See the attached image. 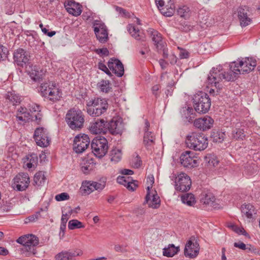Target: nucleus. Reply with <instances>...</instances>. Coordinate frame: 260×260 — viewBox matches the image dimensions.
Wrapping results in <instances>:
<instances>
[{"label": "nucleus", "instance_id": "obj_1", "mask_svg": "<svg viewBox=\"0 0 260 260\" xmlns=\"http://www.w3.org/2000/svg\"><path fill=\"white\" fill-rule=\"evenodd\" d=\"M237 62L233 61L229 65V70L226 72L222 71V67L219 66L216 68H213L208 75L207 81L208 85L211 87L215 86L217 89V91L220 89L219 83L223 79L227 81H234L237 78L239 75L241 74L240 69L237 66Z\"/></svg>", "mask_w": 260, "mask_h": 260}, {"label": "nucleus", "instance_id": "obj_2", "mask_svg": "<svg viewBox=\"0 0 260 260\" xmlns=\"http://www.w3.org/2000/svg\"><path fill=\"white\" fill-rule=\"evenodd\" d=\"M185 144L189 149L195 151H202L207 147L208 140L203 133L192 132L186 136Z\"/></svg>", "mask_w": 260, "mask_h": 260}, {"label": "nucleus", "instance_id": "obj_3", "mask_svg": "<svg viewBox=\"0 0 260 260\" xmlns=\"http://www.w3.org/2000/svg\"><path fill=\"white\" fill-rule=\"evenodd\" d=\"M16 242L21 245V253L24 256L29 257L36 253L35 246L39 244V239L36 236L30 234L20 237Z\"/></svg>", "mask_w": 260, "mask_h": 260}, {"label": "nucleus", "instance_id": "obj_4", "mask_svg": "<svg viewBox=\"0 0 260 260\" xmlns=\"http://www.w3.org/2000/svg\"><path fill=\"white\" fill-rule=\"evenodd\" d=\"M86 105L87 113L92 117H99L105 114L108 108L107 101L99 98L89 100Z\"/></svg>", "mask_w": 260, "mask_h": 260}, {"label": "nucleus", "instance_id": "obj_5", "mask_svg": "<svg viewBox=\"0 0 260 260\" xmlns=\"http://www.w3.org/2000/svg\"><path fill=\"white\" fill-rule=\"evenodd\" d=\"M66 121L72 129L78 130L83 126L84 116L79 109L75 108L69 110L66 115Z\"/></svg>", "mask_w": 260, "mask_h": 260}, {"label": "nucleus", "instance_id": "obj_6", "mask_svg": "<svg viewBox=\"0 0 260 260\" xmlns=\"http://www.w3.org/2000/svg\"><path fill=\"white\" fill-rule=\"evenodd\" d=\"M194 110L200 114L207 113L211 107V100L208 95L203 92L195 94L193 98Z\"/></svg>", "mask_w": 260, "mask_h": 260}, {"label": "nucleus", "instance_id": "obj_7", "mask_svg": "<svg viewBox=\"0 0 260 260\" xmlns=\"http://www.w3.org/2000/svg\"><path fill=\"white\" fill-rule=\"evenodd\" d=\"M41 95L51 101H56L60 99L61 94L56 83L48 82L42 83L40 86Z\"/></svg>", "mask_w": 260, "mask_h": 260}, {"label": "nucleus", "instance_id": "obj_8", "mask_svg": "<svg viewBox=\"0 0 260 260\" xmlns=\"http://www.w3.org/2000/svg\"><path fill=\"white\" fill-rule=\"evenodd\" d=\"M92 152L98 158L104 157L108 149L107 140L103 137H96L91 143Z\"/></svg>", "mask_w": 260, "mask_h": 260}, {"label": "nucleus", "instance_id": "obj_9", "mask_svg": "<svg viewBox=\"0 0 260 260\" xmlns=\"http://www.w3.org/2000/svg\"><path fill=\"white\" fill-rule=\"evenodd\" d=\"M171 180L175 178V187L177 191L185 192L188 191L191 185V181L190 177L184 173H181L177 176L173 174L170 176Z\"/></svg>", "mask_w": 260, "mask_h": 260}, {"label": "nucleus", "instance_id": "obj_10", "mask_svg": "<svg viewBox=\"0 0 260 260\" xmlns=\"http://www.w3.org/2000/svg\"><path fill=\"white\" fill-rule=\"evenodd\" d=\"M33 138L37 145L43 148L48 146L51 141L47 129L43 127L35 129Z\"/></svg>", "mask_w": 260, "mask_h": 260}, {"label": "nucleus", "instance_id": "obj_11", "mask_svg": "<svg viewBox=\"0 0 260 260\" xmlns=\"http://www.w3.org/2000/svg\"><path fill=\"white\" fill-rule=\"evenodd\" d=\"M237 13L240 24L242 27H246L252 23V19L249 7L240 6L237 9Z\"/></svg>", "mask_w": 260, "mask_h": 260}, {"label": "nucleus", "instance_id": "obj_12", "mask_svg": "<svg viewBox=\"0 0 260 260\" xmlns=\"http://www.w3.org/2000/svg\"><path fill=\"white\" fill-rule=\"evenodd\" d=\"M93 27L97 39L102 43H106L108 39V29L105 24L100 20H95L93 22Z\"/></svg>", "mask_w": 260, "mask_h": 260}, {"label": "nucleus", "instance_id": "obj_13", "mask_svg": "<svg viewBox=\"0 0 260 260\" xmlns=\"http://www.w3.org/2000/svg\"><path fill=\"white\" fill-rule=\"evenodd\" d=\"M90 140L87 135H78L74 140L73 150L77 153L84 152L89 146Z\"/></svg>", "mask_w": 260, "mask_h": 260}, {"label": "nucleus", "instance_id": "obj_14", "mask_svg": "<svg viewBox=\"0 0 260 260\" xmlns=\"http://www.w3.org/2000/svg\"><path fill=\"white\" fill-rule=\"evenodd\" d=\"M181 164L185 168H191L198 165V160L194 157L193 153L190 151H186L182 153L180 156Z\"/></svg>", "mask_w": 260, "mask_h": 260}, {"label": "nucleus", "instance_id": "obj_15", "mask_svg": "<svg viewBox=\"0 0 260 260\" xmlns=\"http://www.w3.org/2000/svg\"><path fill=\"white\" fill-rule=\"evenodd\" d=\"M13 60L18 66L23 67L29 63V55L24 49L18 48L13 53Z\"/></svg>", "mask_w": 260, "mask_h": 260}, {"label": "nucleus", "instance_id": "obj_16", "mask_svg": "<svg viewBox=\"0 0 260 260\" xmlns=\"http://www.w3.org/2000/svg\"><path fill=\"white\" fill-rule=\"evenodd\" d=\"M15 188L18 191L25 190L28 186L29 177L28 174L21 173L17 175L14 178Z\"/></svg>", "mask_w": 260, "mask_h": 260}, {"label": "nucleus", "instance_id": "obj_17", "mask_svg": "<svg viewBox=\"0 0 260 260\" xmlns=\"http://www.w3.org/2000/svg\"><path fill=\"white\" fill-rule=\"evenodd\" d=\"M192 241L191 239L189 240L186 245L184 248V255L186 257L189 258H194L199 254L200 247L199 244L195 240L194 238Z\"/></svg>", "mask_w": 260, "mask_h": 260}, {"label": "nucleus", "instance_id": "obj_18", "mask_svg": "<svg viewBox=\"0 0 260 260\" xmlns=\"http://www.w3.org/2000/svg\"><path fill=\"white\" fill-rule=\"evenodd\" d=\"M214 120L209 116L196 119L194 121V126L202 131H206L210 129L213 125Z\"/></svg>", "mask_w": 260, "mask_h": 260}, {"label": "nucleus", "instance_id": "obj_19", "mask_svg": "<svg viewBox=\"0 0 260 260\" xmlns=\"http://www.w3.org/2000/svg\"><path fill=\"white\" fill-rule=\"evenodd\" d=\"M256 65L255 59L252 58H245L237 62V66L240 69L241 74L248 73L252 71Z\"/></svg>", "mask_w": 260, "mask_h": 260}, {"label": "nucleus", "instance_id": "obj_20", "mask_svg": "<svg viewBox=\"0 0 260 260\" xmlns=\"http://www.w3.org/2000/svg\"><path fill=\"white\" fill-rule=\"evenodd\" d=\"M82 254L83 251L80 249L63 250L57 253L55 258L56 260H76V256H81Z\"/></svg>", "mask_w": 260, "mask_h": 260}, {"label": "nucleus", "instance_id": "obj_21", "mask_svg": "<svg viewBox=\"0 0 260 260\" xmlns=\"http://www.w3.org/2000/svg\"><path fill=\"white\" fill-rule=\"evenodd\" d=\"M108 67L117 76L121 77L124 74V67L118 59L111 58L108 62Z\"/></svg>", "mask_w": 260, "mask_h": 260}, {"label": "nucleus", "instance_id": "obj_22", "mask_svg": "<svg viewBox=\"0 0 260 260\" xmlns=\"http://www.w3.org/2000/svg\"><path fill=\"white\" fill-rule=\"evenodd\" d=\"M150 187L148 186L147 188V194L145 197V200L144 204H147L149 207L153 209H157L159 208L160 204V200L159 197L157 193L155 192L152 196L150 195Z\"/></svg>", "mask_w": 260, "mask_h": 260}, {"label": "nucleus", "instance_id": "obj_23", "mask_svg": "<svg viewBox=\"0 0 260 260\" xmlns=\"http://www.w3.org/2000/svg\"><path fill=\"white\" fill-rule=\"evenodd\" d=\"M123 127L121 120L116 117L113 118L108 124L107 123V131L113 135L120 134Z\"/></svg>", "mask_w": 260, "mask_h": 260}, {"label": "nucleus", "instance_id": "obj_24", "mask_svg": "<svg viewBox=\"0 0 260 260\" xmlns=\"http://www.w3.org/2000/svg\"><path fill=\"white\" fill-rule=\"evenodd\" d=\"M107 123L104 119H98L91 124L90 131L94 134H106L107 132Z\"/></svg>", "mask_w": 260, "mask_h": 260}, {"label": "nucleus", "instance_id": "obj_25", "mask_svg": "<svg viewBox=\"0 0 260 260\" xmlns=\"http://www.w3.org/2000/svg\"><path fill=\"white\" fill-rule=\"evenodd\" d=\"M67 12L75 16H79L82 13V6L73 0H68L64 3Z\"/></svg>", "mask_w": 260, "mask_h": 260}, {"label": "nucleus", "instance_id": "obj_26", "mask_svg": "<svg viewBox=\"0 0 260 260\" xmlns=\"http://www.w3.org/2000/svg\"><path fill=\"white\" fill-rule=\"evenodd\" d=\"M200 202L202 204L210 206L214 209H218L221 208L220 204L216 202L214 196L211 192L203 193L201 197Z\"/></svg>", "mask_w": 260, "mask_h": 260}, {"label": "nucleus", "instance_id": "obj_27", "mask_svg": "<svg viewBox=\"0 0 260 260\" xmlns=\"http://www.w3.org/2000/svg\"><path fill=\"white\" fill-rule=\"evenodd\" d=\"M148 32L156 49H162L164 45H166V43L162 40L161 34L156 30L152 28H150Z\"/></svg>", "mask_w": 260, "mask_h": 260}, {"label": "nucleus", "instance_id": "obj_28", "mask_svg": "<svg viewBox=\"0 0 260 260\" xmlns=\"http://www.w3.org/2000/svg\"><path fill=\"white\" fill-rule=\"evenodd\" d=\"M16 119L18 121L23 122L28 121L29 120L34 121L33 115H30V112L25 107H20L16 112Z\"/></svg>", "mask_w": 260, "mask_h": 260}, {"label": "nucleus", "instance_id": "obj_29", "mask_svg": "<svg viewBox=\"0 0 260 260\" xmlns=\"http://www.w3.org/2000/svg\"><path fill=\"white\" fill-rule=\"evenodd\" d=\"M28 107L30 115H33L34 117V121H35L37 124H40L42 118L40 106L35 103H32L29 104Z\"/></svg>", "mask_w": 260, "mask_h": 260}, {"label": "nucleus", "instance_id": "obj_30", "mask_svg": "<svg viewBox=\"0 0 260 260\" xmlns=\"http://www.w3.org/2000/svg\"><path fill=\"white\" fill-rule=\"evenodd\" d=\"M127 29L131 36L136 40L142 42L145 41L146 37L145 35L141 32L136 26L132 24H129L127 26Z\"/></svg>", "mask_w": 260, "mask_h": 260}, {"label": "nucleus", "instance_id": "obj_31", "mask_svg": "<svg viewBox=\"0 0 260 260\" xmlns=\"http://www.w3.org/2000/svg\"><path fill=\"white\" fill-rule=\"evenodd\" d=\"M38 162V156L35 153L28 154L23 159L24 166L28 169H35Z\"/></svg>", "mask_w": 260, "mask_h": 260}, {"label": "nucleus", "instance_id": "obj_32", "mask_svg": "<svg viewBox=\"0 0 260 260\" xmlns=\"http://www.w3.org/2000/svg\"><path fill=\"white\" fill-rule=\"evenodd\" d=\"M170 76L167 72H164L161 74L160 76L161 81H168V84L167 86V89L165 91L166 96H171L173 92V86L175 85V82L173 79L169 80Z\"/></svg>", "mask_w": 260, "mask_h": 260}, {"label": "nucleus", "instance_id": "obj_33", "mask_svg": "<svg viewBox=\"0 0 260 260\" xmlns=\"http://www.w3.org/2000/svg\"><path fill=\"white\" fill-rule=\"evenodd\" d=\"M30 70H28V74L30 78L35 81H39L42 78V71L36 66H30Z\"/></svg>", "mask_w": 260, "mask_h": 260}, {"label": "nucleus", "instance_id": "obj_34", "mask_svg": "<svg viewBox=\"0 0 260 260\" xmlns=\"http://www.w3.org/2000/svg\"><path fill=\"white\" fill-rule=\"evenodd\" d=\"M95 168V163L94 162L92 159L86 160L81 166V170L85 175L90 174L94 170Z\"/></svg>", "mask_w": 260, "mask_h": 260}, {"label": "nucleus", "instance_id": "obj_35", "mask_svg": "<svg viewBox=\"0 0 260 260\" xmlns=\"http://www.w3.org/2000/svg\"><path fill=\"white\" fill-rule=\"evenodd\" d=\"M241 212L248 218H251L253 214H255L254 206L250 204H243L241 207Z\"/></svg>", "mask_w": 260, "mask_h": 260}, {"label": "nucleus", "instance_id": "obj_36", "mask_svg": "<svg viewBox=\"0 0 260 260\" xmlns=\"http://www.w3.org/2000/svg\"><path fill=\"white\" fill-rule=\"evenodd\" d=\"M161 13L166 17H171L175 13V7L174 4H170L169 6L165 5L161 8H158Z\"/></svg>", "mask_w": 260, "mask_h": 260}, {"label": "nucleus", "instance_id": "obj_37", "mask_svg": "<svg viewBox=\"0 0 260 260\" xmlns=\"http://www.w3.org/2000/svg\"><path fill=\"white\" fill-rule=\"evenodd\" d=\"M93 188L92 181H85L82 182L80 190L83 194H89L94 190Z\"/></svg>", "mask_w": 260, "mask_h": 260}, {"label": "nucleus", "instance_id": "obj_38", "mask_svg": "<svg viewBox=\"0 0 260 260\" xmlns=\"http://www.w3.org/2000/svg\"><path fill=\"white\" fill-rule=\"evenodd\" d=\"M110 158L111 161L115 163L119 161L121 159L122 153L120 149L117 148H113L110 152Z\"/></svg>", "mask_w": 260, "mask_h": 260}, {"label": "nucleus", "instance_id": "obj_39", "mask_svg": "<svg viewBox=\"0 0 260 260\" xmlns=\"http://www.w3.org/2000/svg\"><path fill=\"white\" fill-rule=\"evenodd\" d=\"M107 180L106 177H102L100 178L98 182L92 181L93 189L98 191H102L106 187Z\"/></svg>", "mask_w": 260, "mask_h": 260}, {"label": "nucleus", "instance_id": "obj_40", "mask_svg": "<svg viewBox=\"0 0 260 260\" xmlns=\"http://www.w3.org/2000/svg\"><path fill=\"white\" fill-rule=\"evenodd\" d=\"M155 137L152 133H144V144L147 149H149L154 144Z\"/></svg>", "mask_w": 260, "mask_h": 260}, {"label": "nucleus", "instance_id": "obj_41", "mask_svg": "<svg viewBox=\"0 0 260 260\" xmlns=\"http://www.w3.org/2000/svg\"><path fill=\"white\" fill-rule=\"evenodd\" d=\"M211 137L214 142L221 143L225 137V132L222 131H214L212 133Z\"/></svg>", "mask_w": 260, "mask_h": 260}, {"label": "nucleus", "instance_id": "obj_42", "mask_svg": "<svg viewBox=\"0 0 260 260\" xmlns=\"http://www.w3.org/2000/svg\"><path fill=\"white\" fill-rule=\"evenodd\" d=\"M179 251V247H175L173 244L170 245L168 247L163 249V255L167 257H172Z\"/></svg>", "mask_w": 260, "mask_h": 260}, {"label": "nucleus", "instance_id": "obj_43", "mask_svg": "<svg viewBox=\"0 0 260 260\" xmlns=\"http://www.w3.org/2000/svg\"><path fill=\"white\" fill-rule=\"evenodd\" d=\"M45 180L46 177L44 173L42 171L37 172L34 176V182L35 185L42 186L44 184Z\"/></svg>", "mask_w": 260, "mask_h": 260}, {"label": "nucleus", "instance_id": "obj_44", "mask_svg": "<svg viewBox=\"0 0 260 260\" xmlns=\"http://www.w3.org/2000/svg\"><path fill=\"white\" fill-rule=\"evenodd\" d=\"M181 201L183 203L188 206H192L196 203L194 196L192 193H186L181 197Z\"/></svg>", "mask_w": 260, "mask_h": 260}, {"label": "nucleus", "instance_id": "obj_45", "mask_svg": "<svg viewBox=\"0 0 260 260\" xmlns=\"http://www.w3.org/2000/svg\"><path fill=\"white\" fill-rule=\"evenodd\" d=\"M98 87L103 92L108 93L112 89L111 84L109 80H102L98 84Z\"/></svg>", "mask_w": 260, "mask_h": 260}, {"label": "nucleus", "instance_id": "obj_46", "mask_svg": "<svg viewBox=\"0 0 260 260\" xmlns=\"http://www.w3.org/2000/svg\"><path fill=\"white\" fill-rule=\"evenodd\" d=\"M232 136L236 140H243L245 137L243 128H235L232 131Z\"/></svg>", "mask_w": 260, "mask_h": 260}, {"label": "nucleus", "instance_id": "obj_47", "mask_svg": "<svg viewBox=\"0 0 260 260\" xmlns=\"http://www.w3.org/2000/svg\"><path fill=\"white\" fill-rule=\"evenodd\" d=\"M7 99L13 105H16L19 104L21 102L20 97L12 92H9L7 95Z\"/></svg>", "mask_w": 260, "mask_h": 260}, {"label": "nucleus", "instance_id": "obj_48", "mask_svg": "<svg viewBox=\"0 0 260 260\" xmlns=\"http://www.w3.org/2000/svg\"><path fill=\"white\" fill-rule=\"evenodd\" d=\"M189 12L190 9L187 6H180L177 10L178 15H179L181 17L185 19L189 17Z\"/></svg>", "mask_w": 260, "mask_h": 260}, {"label": "nucleus", "instance_id": "obj_49", "mask_svg": "<svg viewBox=\"0 0 260 260\" xmlns=\"http://www.w3.org/2000/svg\"><path fill=\"white\" fill-rule=\"evenodd\" d=\"M84 228V225L81 221L77 219H72L69 221L68 223V228L73 230Z\"/></svg>", "mask_w": 260, "mask_h": 260}, {"label": "nucleus", "instance_id": "obj_50", "mask_svg": "<svg viewBox=\"0 0 260 260\" xmlns=\"http://www.w3.org/2000/svg\"><path fill=\"white\" fill-rule=\"evenodd\" d=\"M205 158L210 166L216 167L219 162L217 157L214 154H209Z\"/></svg>", "mask_w": 260, "mask_h": 260}, {"label": "nucleus", "instance_id": "obj_51", "mask_svg": "<svg viewBox=\"0 0 260 260\" xmlns=\"http://www.w3.org/2000/svg\"><path fill=\"white\" fill-rule=\"evenodd\" d=\"M194 110H195L194 109H193L192 107H185L181 109L180 113L186 119L191 118L192 117L191 116L193 115Z\"/></svg>", "mask_w": 260, "mask_h": 260}, {"label": "nucleus", "instance_id": "obj_52", "mask_svg": "<svg viewBox=\"0 0 260 260\" xmlns=\"http://www.w3.org/2000/svg\"><path fill=\"white\" fill-rule=\"evenodd\" d=\"M130 180H131V177L127 176H119L117 178V182L119 184L123 185L125 187L129 183Z\"/></svg>", "mask_w": 260, "mask_h": 260}, {"label": "nucleus", "instance_id": "obj_53", "mask_svg": "<svg viewBox=\"0 0 260 260\" xmlns=\"http://www.w3.org/2000/svg\"><path fill=\"white\" fill-rule=\"evenodd\" d=\"M9 50L7 47L0 44V60H3L8 57Z\"/></svg>", "mask_w": 260, "mask_h": 260}, {"label": "nucleus", "instance_id": "obj_54", "mask_svg": "<svg viewBox=\"0 0 260 260\" xmlns=\"http://www.w3.org/2000/svg\"><path fill=\"white\" fill-rule=\"evenodd\" d=\"M157 8H161L165 5L169 6L170 4H174L172 0H155Z\"/></svg>", "mask_w": 260, "mask_h": 260}, {"label": "nucleus", "instance_id": "obj_55", "mask_svg": "<svg viewBox=\"0 0 260 260\" xmlns=\"http://www.w3.org/2000/svg\"><path fill=\"white\" fill-rule=\"evenodd\" d=\"M98 68L104 72L107 75H108L110 77L112 76V74L110 72V71L109 70V68H108L106 64H105L104 63L102 62H100L98 63Z\"/></svg>", "mask_w": 260, "mask_h": 260}, {"label": "nucleus", "instance_id": "obj_56", "mask_svg": "<svg viewBox=\"0 0 260 260\" xmlns=\"http://www.w3.org/2000/svg\"><path fill=\"white\" fill-rule=\"evenodd\" d=\"M115 9L119 14L122 17H128L130 16L129 13L126 11L125 9L121 7L116 6Z\"/></svg>", "mask_w": 260, "mask_h": 260}, {"label": "nucleus", "instance_id": "obj_57", "mask_svg": "<svg viewBox=\"0 0 260 260\" xmlns=\"http://www.w3.org/2000/svg\"><path fill=\"white\" fill-rule=\"evenodd\" d=\"M55 199L57 201H62L69 200L70 199V196L68 193L66 192H62L57 194L55 196Z\"/></svg>", "mask_w": 260, "mask_h": 260}, {"label": "nucleus", "instance_id": "obj_58", "mask_svg": "<svg viewBox=\"0 0 260 260\" xmlns=\"http://www.w3.org/2000/svg\"><path fill=\"white\" fill-rule=\"evenodd\" d=\"M178 48L180 49L179 56L180 59H186L189 58V53L188 51L184 49H181L180 48Z\"/></svg>", "mask_w": 260, "mask_h": 260}, {"label": "nucleus", "instance_id": "obj_59", "mask_svg": "<svg viewBox=\"0 0 260 260\" xmlns=\"http://www.w3.org/2000/svg\"><path fill=\"white\" fill-rule=\"evenodd\" d=\"M132 165L135 168H139L142 165V161L140 157L138 155L135 157L132 160Z\"/></svg>", "mask_w": 260, "mask_h": 260}, {"label": "nucleus", "instance_id": "obj_60", "mask_svg": "<svg viewBox=\"0 0 260 260\" xmlns=\"http://www.w3.org/2000/svg\"><path fill=\"white\" fill-rule=\"evenodd\" d=\"M12 208V205L11 203L6 202L3 204L1 207V210L3 212H8L10 211Z\"/></svg>", "mask_w": 260, "mask_h": 260}, {"label": "nucleus", "instance_id": "obj_61", "mask_svg": "<svg viewBox=\"0 0 260 260\" xmlns=\"http://www.w3.org/2000/svg\"><path fill=\"white\" fill-rule=\"evenodd\" d=\"M137 181H134L131 178V180H130L129 183L127 184L126 186V188L131 191H134L136 190L137 187L138 186L137 184L136 183Z\"/></svg>", "mask_w": 260, "mask_h": 260}, {"label": "nucleus", "instance_id": "obj_62", "mask_svg": "<svg viewBox=\"0 0 260 260\" xmlns=\"http://www.w3.org/2000/svg\"><path fill=\"white\" fill-rule=\"evenodd\" d=\"M96 52L101 56H107L109 54V51L107 48L98 49L96 50Z\"/></svg>", "mask_w": 260, "mask_h": 260}, {"label": "nucleus", "instance_id": "obj_63", "mask_svg": "<svg viewBox=\"0 0 260 260\" xmlns=\"http://www.w3.org/2000/svg\"><path fill=\"white\" fill-rule=\"evenodd\" d=\"M71 215L68 213L62 214L61 218V223L66 224Z\"/></svg>", "mask_w": 260, "mask_h": 260}, {"label": "nucleus", "instance_id": "obj_64", "mask_svg": "<svg viewBox=\"0 0 260 260\" xmlns=\"http://www.w3.org/2000/svg\"><path fill=\"white\" fill-rule=\"evenodd\" d=\"M235 247L239 248L242 250H246V244L242 242H235L234 244Z\"/></svg>", "mask_w": 260, "mask_h": 260}]
</instances>
